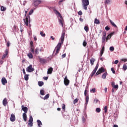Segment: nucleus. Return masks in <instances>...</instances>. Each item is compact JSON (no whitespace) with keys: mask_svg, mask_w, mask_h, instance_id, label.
Returning <instances> with one entry per match:
<instances>
[{"mask_svg":"<svg viewBox=\"0 0 127 127\" xmlns=\"http://www.w3.org/2000/svg\"><path fill=\"white\" fill-rule=\"evenodd\" d=\"M65 38V32L64 31H63L62 33V35L60 38L61 42L59 43L57 46L56 47L55 50L53 53V56H55V55H57L58 53H59V51H60V48H61V45L63 44L64 42V39Z\"/></svg>","mask_w":127,"mask_h":127,"instance_id":"nucleus-1","label":"nucleus"},{"mask_svg":"<svg viewBox=\"0 0 127 127\" xmlns=\"http://www.w3.org/2000/svg\"><path fill=\"white\" fill-rule=\"evenodd\" d=\"M54 11L55 13H56L57 15H58L59 17H60V19L59 18V22L60 24H61L62 27H63V17H62V15H61V14L60 13V12H59L56 9H54Z\"/></svg>","mask_w":127,"mask_h":127,"instance_id":"nucleus-2","label":"nucleus"},{"mask_svg":"<svg viewBox=\"0 0 127 127\" xmlns=\"http://www.w3.org/2000/svg\"><path fill=\"white\" fill-rule=\"evenodd\" d=\"M25 14V16H26L25 19H23V21L26 24V26H28V23H30V16H29V14Z\"/></svg>","mask_w":127,"mask_h":127,"instance_id":"nucleus-3","label":"nucleus"},{"mask_svg":"<svg viewBox=\"0 0 127 127\" xmlns=\"http://www.w3.org/2000/svg\"><path fill=\"white\" fill-rule=\"evenodd\" d=\"M82 6L85 10H87V6L89 5L90 2H89V0H82Z\"/></svg>","mask_w":127,"mask_h":127,"instance_id":"nucleus-4","label":"nucleus"},{"mask_svg":"<svg viewBox=\"0 0 127 127\" xmlns=\"http://www.w3.org/2000/svg\"><path fill=\"white\" fill-rule=\"evenodd\" d=\"M41 2H42L41 0H34L33 4L35 6V7H38V5H39Z\"/></svg>","mask_w":127,"mask_h":127,"instance_id":"nucleus-5","label":"nucleus"},{"mask_svg":"<svg viewBox=\"0 0 127 127\" xmlns=\"http://www.w3.org/2000/svg\"><path fill=\"white\" fill-rule=\"evenodd\" d=\"M98 68H99V63H97L96 64L95 68L94 69V70L91 72V77H93V76H94V74H96V72H97V70H98Z\"/></svg>","mask_w":127,"mask_h":127,"instance_id":"nucleus-6","label":"nucleus"},{"mask_svg":"<svg viewBox=\"0 0 127 127\" xmlns=\"http://www.w3.org/2000/svg\"><path fill=\"white\" fill-rule=\"evenodd\" d=\"M104 72H105V69L101 67L98 70V71L95 74V76H98V75H100V74H102V73H104Z\"/></svg>","mask_w":127,"mask_h":127,"instance_id":"nucleus-7","label":"nucleus"},{"mask_svg":"<svg viewBox=\"0 0 127 127\" xmlns=\"http://www.w3.org/2000/svg\"><path fill=\"white\" fill-rule=\"evenodd\" d=\"M27 72H29V73H31V72H33L34 71V68L32 67V65L30 64L29 66L26 68Z\"/></svg>","mask_w":127,"mask_h":127,"instance_id":"nucleus-8","label":"nucleus"},{"mask_svg":"<svg viewBox=\"0 0 127 127\" xmlns=\"http://www.w3.org/2000/svg\"><path fill=\"white\" fill-rule=\"evenodd\" d=\"M30 52L32 53H34V46H33V42L31 41L30 43Z\"/></svg>","mask_w":127,"mask_h":127,"instance_id":"nucleus-9","label":"nucleus"},{"mask_svg":"<svg viewBox=\"0 0 127 127\" xmlns=\"http://www.w3.org/2000/svg\"><path fill=\"white\" fill-rule=\"evenodd\" d=\"M70 83V81L68 79V78L67 76H65L64 79V84L65 86H68L69 85V83Z\"/></svg>","mask_w":127,"mask_h":127,"instance_id":"nucleus-10","label":"nucleus"},{"mask_svg":"<svg viewBox=\"0 0 127 127\" xmlns=\"http://www.w3.org/2000/svg\"><path fill=\"white\" fill-rule=\"evenodd\" d=\"M39 60L40 63L42 64H46V63H47V61L45 59L40 58Z\"/></svg>","mask_w":127,"mask_h":127,"instance_id":"nucleus-11","label":"nucleus"},{"mask_svg":"<svg viewBox=\"0 0 127 127\" xmlns=\"http://www.w3.org/2000/svg\"><path fill=\"white\" fill-rule=\"evenodd\" d=\"M10 120L11 122H14L15 121V115H14V114H11Z\"/></svg>","mask_w":127,"mask_h":127,"instance_id":"nucleus-12","label":"nucleus"},{"mask_svg":"<svg viewBox=\"0 0 127 127\" xmlns=\"http://www.w3.org/2000/svg\"><path fill=\"white\" fill-rule=\"evenodd\" d=\"M88 103H89V95L85 97V107L87 108V105H88Z\"/></svg>","mask_w":127,"mask_h":127,"instance_id":"nucleus-13","label":"nucleus"},{"mask_svg":"<svg viewBox=\"0 0 127 127\" xmlns=\"http://www.w3.org/2000/svg\"><path fill=\"white\" fill-rule=\"evenodd\" d=\"M33 54H35L36 55H38L39 54V48H36L34 51V53H32Z\"/></svg>","mask_w":127,"mask_h":127,"instance_id":"nucleus-14","label":"nucleus"},{"mask_svg":"<svg viewBox=\"0 0 127 127\" xmlns=\"http://www.w3.org/2000/svg\"><path fill=\"white\" fill-rule=\"evenodd\" d=\"M1 83L2 85H5V84H7V80L5 77H2L1 79Z\"/></svg>","mask_w":127,"mask_h":127,"instance_id":"nucleus-15","label":"nucleus"},{"mask_svg":"<svg viewBox=\"0 0 127 127\" xmlns=\"http://www.w3.org/2000/svg\"><path fill=\"white\" fill-rule=\"evenodd\" d=\"M22 110L25 113H27V112L28 111V108H27V107H25L24 106H22Z\"/></svg>","mask_w":127,"mask_h":127,"instance_id":"nucleus-16","label":"nucleus"},{"mask_svg":"<svg viewBox=\"0 0 127 127\" xmlns=\"http://www.w3.org/2000/svg\"><path fill=\"white\" fill-rule=\"evenodd\" d=\"M27 113H23V119L24 122H26L27 121V116L26 115Z\"/></svg>","mask_w":127,"mask_h":127,"instance_id":"nucleus-17","label":"nucleus"},{"mask_svg":"<svg viewBox=\"0 0 127 127\" xmlns=\"http://www.w3.org/2000/svg\"><path fill=\"white\" fill-rule=\"evenodd\" d=\"M3 105L5 107L6 106V105L7 104V100L6 99V98H5L2 101Z\"/></svg>","mask_w":127,"mask_h":127,"instance_id":"nucleus-18","label":"nucleus"},{"mask_svg":"<svg viewBox=\"0 0 127 127\" xmlns=\"http://www.w3.org/2000/svg\"><path fill=\"white\" fill-rule=\"evenodd\" d=\"M8 54V50L7 49L5 50V54L2 56V59H4L5 57H6V55Z\"/></svg>","mask_w":127,"mask_h":127,"instance_id":"nucleus-19","label":"nucleus"},{"mask_svg":"<svg viewBox=\"0 0 127 127\" xmlns=\"http://www.w3.org/2000/svg\"><path fill=\"white\" fill-rule=\"evenodd\" d=\"M53 71V68H52V67H50V68L48 69L47 73H48V74H52Z\"/></svg>","mask_w":127,"mask_h":127,"instance_id":"nucleus-20","label":"nucleus"},{"mask_svg":"<svg viewBox=\"0 0 127 127\" xmlns=\"http://www.w3.org/2000/svg\"><path fill=\"white\" fill-rule=\"evenodd\" d=\"M107 76H108V72H106L102 74V79H106V78L107 77Z\"/></svg>","mask_w":127,"mask_h":127,"instance_id":"nucleus-21","label":"nucleus"},{"mask_svg":"<svg viewBox=\"0 0 127 127\" xmlns=\"http://www.w3.org/2000/svg\"><path fill=\"white\" fill-rule=\"evenodd\" d=\"M94 23L95 24H100L101 22H100V20H99V19L95 18L94 19Z\"/></svg>","mask_w":127,"mask_h":127,"instance_id":"nucleus-22","label":"nucleus"},{"mask_svg":"<svg viewBox=\"0 0 127 127\" xmlns=\"http://www.w3.org/2000/svg\"><path fill=\"white\" fill-rule=\"evenodd\" d=\"M28 57H29V59H32L33 58V55L31 53H29L27 55Z\"/></svg>","mask_w":127,"mask_h":127,"instance_id":"nucleus-23","label":"nucleus"},{"mask_svg":"<svg viewBox=\"0 0 127 127\" xmlns=\"http://www.w3.org/2000/svg\"><path fill=\"white\" fill-rule=\"evenodd\" d=\"M95 61H96V59H95L94 58H92L90 60V64L92 66V65H94V62H95Z\"/></svg>","mask_w":127,"mask_h":127,"instance_id":"nucleus-24","label":"nucleus"},{"mask_svg":"<svg viewBox=\"0 0 127 127\" xmlns=\"http://www.w3.org/2000/svg\"><path fill=\"white\" fill-rule=\"evenodd\" d=\"M102 43H105V41L107 42V37H102Z\"/></svg>","mask_w":127,"mask_h":127,"instance_id":"nucleus-25","label":"nucleus"},{"mask_svg":"<svg viewBox=\"0 0 127 127\" xmlns=\"http://www.w3.org/2000/svg\"><path fill=\"white\" fill-rule=\"evenodd\" d=\"M37 123H38V127H40L41 126H42V122H41V121L39 120H38L37 121Z\"/></svg>","mask_w":127,"mask_h":127,"instance_id":"nucleus-26","label":"nucleus"},{"mask_svg":"<svg viewBox=\"0 0 127 127\" xmlns=\"http://www.w3.org/2000/svg\"><path fill=\"white\" fill-rule=\"evenodd\" d=\"M29 74H25L24 79L25 81H28V79H29Z\"/></svg>","mask_w":127,"mask_h":127,"instance_id":"nucleus-27","label":"nucleus"},{"mask_svg":"<svg viewBox=\"0 0 127 127\" xmlns=\"http://www.w3.org/2000/svg\"><path fill=\"white\" fill-rule=\"evenodd\" d=\"M110 22L111 24H112V25L113 26H114V27H117V25H116V24H115V22L112 21V20H110Z\"/></svg>","mask_w":127,"mask_h":127,"instance_id":"nucleus-28","label":"nucleus"},{"mask_svg":"<svg viewBox=\"0 0 127 127\" xmlns=\"http://www.w3.org/2000/svg\"><path fill=\"white\" fill-rule=\"evenodd\" d=\"M0 10L1 11H5V10H6V8L3 6H1L0 7Z\"/></svg>","mask_w":127,"mask_h":127,"instance_id":"nucleus-29","label":"nucleus"},{"mask_svg":"<svg viewBox=\"0 0 127 127\" xmlns=\"http://www.w3.org/2000/svg\"><path fill=\"white\" fill-rule=\"evenodd\" d=\"M43 85H44V82H43V81H38V85L39 87H42Z\"/></svg>","mask_w":127,"mask_h":127,"instance_id":"nucleus-30","label":"nucleus"},{"mask_svg":"<svg viewBox=\"0 0 127 127\" xmlns=\"http://www.w3.org/2000/svg\"><path fill=\"white\" fill-rule=\"evenodd\" d=\"M106 39V42L108 41V40H110L111 38H112V36L109 34L107 37Z\"/></svg>","mask_w":127,"mask_h":127,"instance_id":"nucleus-31","label":"nucleus"},{"mask_svg":"<svg viewBox=\"0 0 127 127\" xmlns=\"http://www.w3.org/2000/svg\"><path fill=\"white\" fill-rule=\"evenodd\" d=\"M29 122V123H33V118H32V116H30Z\"/></svg>","mask_w":127,"mask_h":127,"instance_id":"nucleus-32","label":"nucleus"},{"mask_svg":"<svg viewBox=\"0 0 127 127\" xmlns=\"http://www.w3.org/2000/svg\"><path fill=\"white\" fill-rule=\"evenodd\" d=\"M111 2V0H105L104 3L105 4H109Z\"/></svg>","mask_w":127,"mask_h":127,"instance_id":"nucleus-33","label":"nucleus"},{"mask_svg":"<svg viewBox=\"0 0 127 127\" xmlns=\"http://www.w3.org/2000/svg\"><path fill=\"white\" fill-rule=\"evenodd\" d=\"M84 29L86 32L89 31V27L87 26H85L84 28Z\"/></svg>","mask_w":127,"mask_h":127,"instance_id":"nucleus-34","label":"nucleus"},{"mask_svg":"<svg viewBox=\"0 0 127 127\" xmlns=\"http://www.w3.org/2000/svg\"><path fill=\"white\" fill-rule=\"evenodd\" d=\"M40 94L42 95V96H44L45 94H44V90L43 89H41L40 90Z\"/></svg>","mask_w":127,"mask_h":127,"instance_id":"nucleus-35","label":"nucleus"},{"mask_svg":"<svg viewBox=\"0 0 127 127\" xmlns=\"http://www.w3.org/2000/svg\"><path fill=\"white\" fill-rule=\"evenodd\" d=\"M102 37H107V32L106 31H104L102 32Z\"/></svg>","mask_w":127,"mask_h":127,"instance_id":"nucleus-36","label":"nucleus"},{"mask_svg":"<svg viewBox=\"0 0 127 127\" xmlns=\"http://www.w3.org/2000/svg\"><path fill=\"white\" fill-rule=\"evenodd\" d=\"M123 69L124 70V71H126L127 69V66L126 64L123 65Z\"/></svg>","mask_w":127,"mask_h":127,"instance_id":"nucleus-37","label":"nucleus"},{"mask_svg":"<svg viewBox=\"0 0 127 127\" xmlns=\"http://www.w3.org/2000/svg\"><path fill=\"white\" fill-rule=\"evenodd\" d=\"M49 96H50L49 94H47V95L43 98L44 100H47V99H48V98H49Z\"/></svg>","mask_w":127,"mask_h":127,"instance_id":"nucleus-38","label":"nucleus"},{"mask_svg":"<svg viewBox=\"0 0 127 127\" xmlns=\"http://www.w3.org/2000/svg\"><path fill=\"white\" fill-rule=\"evenodd\" d=\"M40 35H41V36H42V37H45V33H44L43 32L41 31Z\"/></svg>","mask_w":127,"mask_h":127,"instance_id":"nucleus-39","label":"nucleus"},{"mask_svg":"<svg viewBox=\"0 0 127 127\" xmlns=\"http://www.w3.org/2000/svg\"><path fill=\"white\" fill-rule=\"evenodd\" d=\"M109 50L110 51L113 52V51H114V50H115V48L114 47H113V46L110 47V48H109Z\"/></svg>","mask_w":127,"mask_h":127,"instance_id":"nucleus-40","label":"nucleus"},{"mask_svg":"<svg viewBox=\"0 0 127 127\" xmlns=\"http://www.w3.org/2000/svg\"><path fill=\"white\" fill-rule=\"evenodd\" d=\"M96 113H100L101 112V108H96Z\"/></svg>","mask_w":127,"mask_h":127,"instance_id":"nucleus-41","label":"nucleus"},{"mask_svg":"<svg viewBox=\"0 0 127 127\" xmlns=\"http://www.w3.org/2000/svg\"><path fill=\"white\" fill-rule=\"evenodd\" d=\"M107 112H108L107 107L105 106V107H104V113H105V114H107Z\"/></svg>","mask_w":127,"mask_h":127,"instance_id":"nucleus-42","label":"nucleus"},{"mask_svg":"<svg viewBox=\"0 0 127 127\" xmlns=\"http://www.w3.org/2000/svg\"><path fill=\"white\" fill-rule=\"evenodd\" d=\"M99 101L98 100V99L95 98L94 100V103H95V104H97V103H99Z\"/></svg>","mask_w":127,"mask_h":127,"instance_id":"nucleus-43","label":"nucleus"},{"mask_svg":"<svg viewBox=\"0 0 127 127\" xmlns=\"http://www.w3.org/2000/svg\"><path fill=\"white\" fill-rule=\"evenodd\" d=\"M90 92L92 93H96V88H94L90 90Z\"/></svg>","mask_w":127,"mask_h":127,"instance_id":"nucleus-44","label":"nucleus"},{"mask_svg":"<svg viewBox=\"0 0 127 127\" xmlns=\"http://www.w3.org/2000/svg\"><path fill=\"white\" fill-rule=\"evenodd\" d=\"M77 103H78V99L76 98L73 101V104L75 105V104H77Z\"/></svg>","mask_w":127,"mask_h":127,"instance_id":"nucleus-45","label":"nucleus"},{"mask_svg":"<svg viewBox=\"0 0 127 127\" xmlns=\"http://www.w3.org/2000/svg\"><path fill=\"white\" fill-rule=\"evenodd\" d=\"M83 45L84 47H86V46L87 45V42H86V41H83Z\"/></svg>","mask_w":127,"mask_h":127,"instance_id":"nucleus-46","label":"nucleus"},{"mask_svg":"<svg viewBox=\"0 0 127 127\" xmlns=\"http://www.w3.org/2000/svg\"><path fill=\"white\" fill-rule=\"evenodd\" d=\"M113 88H114V89H119V85L116 84V85H114L113 86Z\"/></svg>","mask_w":127,"mask_h":127,"instance_id":"nucleus-47","label":"nucleus"},{"mask_svg":"<svg viewBox=\"0 0 127 127\" xmlns=\"http://www.w3.org/2000/svg\"><path fill=\"white\" fill-rule=\"evenodd\" d=\"M28 126H29V127H31L33 126V123L32 122H29L28 123Z\"/></svg>","mask_w":127,"mask_h":127,"instance_id":"nucleus-48","label":"nucleus"},{"mask_svg":"<svg viewBox=\"0 0 127 127\" xmlns=\"http://www.w3.org/2000/svg\"><path fill=\"white\" fill-rule=\"evenodd\" d=\"M110 28L109 26H106L105 27V30H106L107 31H109V30H110Z\"/></svg>","mask_w":127,"mask_h":127,"instance_id":"nucleus-49","label":"nucleus"},{"mask_svg":"<svg viewBox=\"0 0 127 127\" xmlns=\"http://www.w3.org/2000/svg\"><path fill=\"white\" fill-rule=\"evenodd\" d=\"M65 108H66V106H65V104H63L62 106V109L63 111H64Z\"/></svg>","mask_w":127,"mask_h":127,"instance_id":"nucleus-50","label":"nucleus"},{"mask_svg":"<svg viewBox=\"0 0 127 127\" xmlns=\"http://www.w3.org/2000/svg\"><path fill=\"white\" fill-rule=\"evenodd\" d=\"M34 12V10L33 9H31L30 12H29V15H31V14H32V13H33Z\"/></svg>","mask_w":127,"mask_h":127,"instance_id":"nucleus-51","label":"nucleus"},{"mask_svg":"<svg viewBox=\"0 0 127 127\" xmlns=\"http://www.w3.org/2000/svg\"><path fill=\"white\" fill-rule=\"evenodd\" d=\"M111 71L113 74H116V71L114 70V68L113 67L111 68Z\"/></svg>","mask_w":127,"mask_h":127,"instance_id":"nucleus-52","label":"nucleus"},{"mask_svg":"<svg viewBox=\"0 0 127 127\" xmlns=\"http://www.w3.org/2000/svg\"><path fill=\"white\" fill-rule=\"evenodd\" d=\"M103 54H104V51H100V57H102V56H103Z\"/></svg>","mask_w":127,"mask_h":127,"instance_id":"nucleus-53","label":"nucleus"},{"mask_svg":"<svg viewBox=\"0 0 127 127\" xmlns=\"http://www.w3.org/2000/svg\"><path fill=\"white\" fill-rule=\"evenodd\" d=\"M78 15H82V14H83V12H82V11H79L78 12Z\"/></svg>","mask_w":127,"mask_h":127,"instance_id":"nucleus-54","label":"nucleus"},{"mask_svg":"<svg viewBox=\"0 0 127 127\" xmlns=\"http://www.w3.org/2000/svg\"><path fill=\"white\" fill-rule=\"evenodd\" d=\"M10 43H9V41H8L7 42V44H6V46L7 47H9V45H10Z\"/></svg>","mask_w":127,"mask_h":127,"instance_id":"nucleus-55","label":"nucleus"},{"mask_svg":"<svg viewBox=\"0 0 127 127\" xmlns=\"http://www.w3.org/2000/svg\"><path fill=\"white\" fill-rule=\"evenodd\" d=\"M82 121L83 123H85V117L84 116L82 117Z\"/></svg>","mask_w":127,"mask_h":127,"instance_id":"nucleus-56","label":"nucleus"},{"mask_svg":"<svg viewBox=\"0 0 127 127\" xmlns=\"http://www.w3.org/2000/svg\"><path fill=\"white\" fill-rule=\"evenodd\" d=\"M65 57H66V54H64L62 55V58H65Z\"/></svg>","mask_w":127,"mask_h":127,"instance_id":"nucleus-57","label":"nucleus"},{"mask_svg":"<svg viewBox=\"0 0 127 127\" xmlns=\"http://www.w3.org/2000/svg\"><path fill=\"white\" fill-rule=\"evenodd\" d=\"M22 71H23V73L24 75H25V74H26L25 69H24V68H23Z\"/></svg>","mask_w":127,"mask_h":127,"instance_id":"nucleus-58","label":"nucleus"},{"mask_svg":"<svg viewBox=\"0 0 127 127\" xmlns=\"http://www.w3.org/2000/svg\"><path fill=\"white\" fill-rule=\"evenodd\" d=\"M34 37V39L35 40V41H36V40H37V38H36V36H33Z\"/></svg>","mask_w":127,"mask_h":127,"instance_id":"nucleus-59","label":"nucleus"},{"mask_svg":"<svg viewBox=\"0 0 127 127\" xmlns=\"http://www.w3.org/2000/svg\"><path fill=\"white\" fill-rule=\"evenodd\" d=\"M114 63L115 64H118V63H119V60H116L115 62H114Z\"/></svg>","mask_w":127,"mask_h":127,"instance_id":"nucleus-60","label":"nucleus"},{"mask_svg":"<svg viewBox=\"0 0 127 127\" xmlns=\"http://www.w3.org/2000/svg\"><path fill=\"white\" fill-rule=\"evenodd\" d=\"M101 51H103V52L105 51V46L102 47Z\"/></svg>","mask_w":127,"mask_h":127,"instance_id":"nucleus-61","label":"nucleus"},{"mask_svg":"<svg viewBox=\"0 0 127 127\" xmlns=\"http://www.w3.org/2000/svg\"><path fill=\"white\" fill-rule=\"evenodd\" d=\"M109 34H110L111 36H113V35L115 34V32H113Z\"/></svg>","mask_w":127,"mask_h":127,"instance_id":"nucleus-62","label":"nucleus"},{"mask_svg":"<svg viewBox=\"0 0 127 127\" xmlns=\"http://www.w3.org/2000/svg\"><path fill=\"white\" fill-rule=\"evenodd\" d=\"M109 34H110L111 36H113V35L115 34V32H113Z\"/></svg>","mask_w":127,"mask_h":127,"instance_id":"nucleus-63","label":"nucleus"},{"mask_svg":"<svg viewBox=\"0 0 127 127\" xmlns=\"http://www.w3.org/2000/svg\"><path fill=\"white\" fill-rule=\"evenodd\" d=\"M44 80H48V77H43Z\"/></svg>","mask_w":127,"mask_h":127,"instance_id":"nucleus-64","label":"nucleus"}]
</instances>
